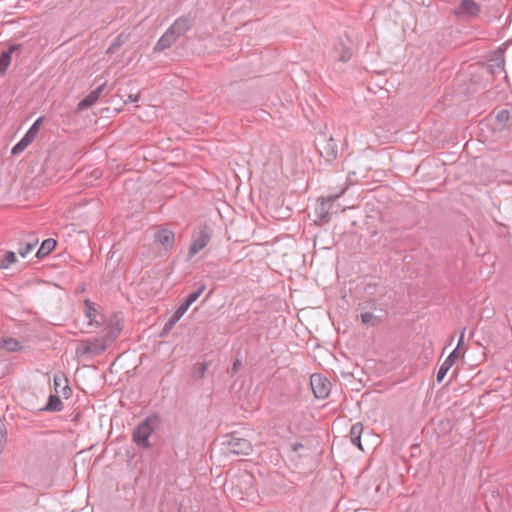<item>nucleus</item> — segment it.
Returning a JSON list of instances; mask_svg holds the SVG:
<instances>
[{"instance_id": "obj_1", "label": "nucleus", "mask_w": 512, "mask_h": 512, "mask_svg": "<svg viewBox=\"0 0 512 512\" xmlns=\"http://www.w3.org/2000/svg\"><path fill=\"white\" fill-rule=\"evenodd\" d=\"M158 421L159 419L156 415H151L135 427L132 440L139 448L150 449L155 446L157 434L154 430Z\"/></svg>"}, {"instance_id": "obj_2", "label": "nucleus", "mask_w": 512, "mask_h": 512, "mask_svg": "<svg viewBox=\"0 0 512 512\" xmlns=\"http://www.w3.org/2000/svg\"><path fill=\"white\" fill-rule=\"evenodd\" d=\"M205 289H206V285L201 284L195 291H193L187 295L185 300L179 305V307L174 311L172 316L164 324L163 329L160 333L161 337L168 335V333L175 326V324L186 313V311L189 309V307L200 297V295L205 291Z\"/></svg>"}, {"instance_id": "obj_3", "label": "nucleus", "mask_w": 512, "mask_h": 512, "mask_svg": "<svg viewBox=\"0 0 512 512\" xmlns=\"http://www.w3.org/2000/svg\"><path fill=\"white\" fill-rule=\"evenodd\" d=\"M211 236L212 229L208 224H204L199 227V231L193 235V240L188 251V260L207 246Z\"/></svg>"}, {"instance_id": "obj_4", "label": "nucleus", "mask_w": 512, "mask_h": 512, "mask_svg": "<svg viewBox=\"0 0 512 512\" xmlns=\"http://www.w3.org/2000/svg\"><path fill=\"white\" fill-rule=\"evenodd\" d=\"M223 445L230 453L235 455H249L252 452V444L249 440L239 437L236 433L225 436Z\"/></svg>"}, {"instance_id": "obj_5", "label": "nucleus", "mask_w": 512, "mask_h": 512, "mask_svg": "<svg viewBox=\"0 0 512 512\" xmlns=\"http://www.w3.org/2000/svg\"><path fill=\"white\" fill-rule=\"evenodd\" d=\"M44 117L37 118L25 135L18 141L12 148L11 154L18 155L22 153L37 137L41 124L43 123Z\"/></svg>"}, {"instance_id": "obj_6", "label": "nucleus", "mask_w": 512, "mask_h": 512, "mask_svg": "<svg viewBox=\"0 0 512 512\" xmlns=\"http://www.w3.org/2000/svg\"><path fill=\"white\" fill-rule=\"evenodd\" d=\"M481 12V7L475 0H461L454 9V15L459 19L471 20Z\"/></svg>"}, {"instance_id": "obj_7", "label": "nucleus", "mask_w": 512, "mask_h": 512, "mask_svg": "<svg viewBox=\"0 0 512 512\" xmlns=\"http://www.w3.org/2000/svg\"><path fill=\"white\" fill-rule=\"evenodd\" d=\"M122 330L123 318L121 317V313H116L107 320L105 326L106 332L103 337L109 344H111L119 337Z\"/></svg>"}, {"instance_id": "obj_8", "label": "nucleus", "mask_w": 512, "mask_h": 512, "mask_svg": "<svg viewBox=\"0 0 512 512\" xmlns=\"http://www.w3.org/2000/svg\"><path fill=\"white\" fill-rule=\"evenodd\" d=\"M338 197V195L330 196L326 199L319 198L318 204L315 208V214L317 217L316 222L319 225H324L330 222L331 220V214H330V208L333 205L334 200Z\"/></svg>"}, {"instance_id": "obj_9", "label": "nucleus", "mask_w": 512, "mask_h": 512, "mask_svg": "<svg viewBox=\"0 0 512 512\" xmlns=\"http://www.w3.org/2000/svg\"><path fill=\"white\" fill-rule=\"evenodd\" d=\"M310 384L316 398L325 399L328 397L331 383L327 378L319 374H313L310 378Z\"/></svg>"}, {"instance_id": "obj_10", "label": "nucleus", "mask_w": 512, "mask_h": 512, "mask_svg": "<svg viewBox=\"0 0 512 512\" xmlns=\"http://www.w3.org/2000/svg\"><path fill=\"white\" fill-rule=\"evenodd\" d=\"M194 24L195 17L188 13L177 18L168 29L172 31L177 38H179L187 31L191 30Z\"/></svg>"}, {"instance_id": "obj_11", "label": "nucleus", "mask_w": 512, "mask_h": 512, "mask_svg": "<svg viewBox=\"0 0 512 512\" xmlns=\"http://www.w3.org/2000/svg\"><path fill=\"white\" fill-rule=\"evenodd\" d=\"M318 151L320 155L329 163L334 161L338 155L337 145L334 139L330 136L329 138H324L318 146Z\"/></svg>"}, {"instance_id": "obj_12", "label": "nucleus", "mask_w": 512, "mask_h": 512, "mask_svg": "<svg viewBox=\"0 0 512 512\" xmlns=\"http://www.w3.org/2000/svg\"><path fill=\"white\" fill-rule=\"evenodd\" d=\"M107 83L104 82L103 84L99 85L96 89L92 90L87 96H85L77 105V111H84L88 109L89 107L93 106L98 99L100 98V95L104 91Z\"/></svg>"}, {"instance_id": "obj_13", "label": "nucleus", "mask_w": 512, "mask_h": 512, "mask_svg": "<svg viewBox=\"0 0 512 512\" xmlns=\"http://www.w3.org/2000/svg\"><path fill=\"white\" fill-rule=\"evenodd\" d=\"M53 384L56 393H61L64 398L68 399L72 395V388L64 373H56L53 376Z\"/></svg>"}, {"instance_id": "obj_14", "label": "nucleus", "mask_w": 512, "mask_h": 512, "mask_svg": "<svg viewBox=\"0 0 512 512\" xmlns=\"http://www.w3.org/2000/svg\"><path fill=\"white\" fill-rule=\"evenodd\" d=\"M353 54L352 48L346 46L342 39L335 41L333 46V57L341 62H347L351 59Z\"/></svg>"}, {"instance_id": "obj_15", "label": "nucleus", "mask_w": 512, "mask_h": 512, "mask_svg": "<svg viewBox=\"0 0 512 512\" xmlns=\"http://www.w3.org/2000/svg\"><path fill=\"white\" fill-rule=\"evenodd\" d=\"M460 352H458V348H455L445 359V361L441 364L439 367L437 374H436V381L437 383H441L443 379L445 378L447 372L449 369L453 366L455 361L459 358Z\"/></svg>"}, {"instance_id": "obj_16", "label": "nucleus", "mask_w": 512, "mask_h": 512, "mask_svg": "<svg viewBox=\"0 0 512 512\" xmlns=\"http://www.w3.org/2000/svg\"><path fill=\"white\" fill-rule=\"evenodd\" d=\"M154 239L156 242L160 243L165 250H169L174 246L175 234L169 229L162 228L155 232Z\"/></svg>"}, {"instance_id": "obj_17", "label": "nucleus", "mask_w": 512, "mask_h": 512, "mask_svg": "<svg viewBox=\"0 0 512 512\" xmlns=\"http://www.w3.org/2000/svg\"><path fill=\"white\" fill-rule=\"evenodd\" d=\"M21 48L20 44H12L0 54V75H4L11 63L12 54Z\"/></svg>"}, {"instance_id": "obj_18", "label": "nucleus", "mask_w": 512, "mask_h": 512, "mask_svg": "<svg viewBox=\"0 0 512 512\" xmlns=\"http://www.w3.org/2000/svg\"><path fill=\"white\" fill-rule=\"evenodd\" d=\"M178 38L167 29V31L160 37V39L157 41L156 45L153 48V52H161L169 47L172 46L176 42Z\"/></svg>"}, {"instance_id": "obj_19", "label": "nucleus", "mask_w": 512, "mask_h": 512, "mask_svg": "<svg viewBox=\"0 0 512 512\" xmlns=\"http://www.w3.org/2000/svg\"><path fill=\"white\" fill-rule=\"evenodd\" d=\"M87 341H88V344L90 345L91 356L101 355L102 353H104L106 351V349L110 345L105 340V338L103 336L93 338L92 340H87Z\"/></svg>"}, {"instance_id": "obj_20", "label": "nucleus", "mask_w": 512, "mask_h": 512, "mask_svg": "<svg viewBox=\"0 0 512 512\" xmlns=\"http://www.w3.org/2000/svg\"><path fill=\"white\" fill-rule=\"evenodd\" d=\"M63 403L58 395L50 394L47 403L44 407L40 408L43 412H60L63 410Z\"/></svg>"}, {"instance_id": "obj_21", "label": "nucleus", "mask_w": 512, "mask_h": 512, "mask_svg": "<svg viewBox=\"0 0 512 512\" xmlns=\"http://www.w3.org/2000/svg\"><path fill=\"white\" fill-rule=\"evenodd\" d=\"M210 366L211 361L197 362L194 364L191 372L192 379L195 381L203 380Z\"/></svg>"}, {"instance_id": "obj_22", "label": "nucleus", "mask_w": 512, "mask_h": 512, "mask_svg": "<svg viewBox=\"0 0 512 512\" xmlns=\"http://www.w3.org/2000/svg\"><path fill=\"white\" fill-rule=\"evenodd\" d=\"M504 55L501 50L498 51V55L490 60V63L487 65V69L491 74H496L500 72H504Z\"/></svg>"}, {"instance_id": "obj_23", "label": "nucleus", "mask_w": 512, "mask_h": 512, "mask_svg": "<svg viewBox=\"0 0 512 512\" xmlns=\"http://www.w3.org/2000/svg\"><path fill=\"white\" fill-rule=\"evenodd\" d=\"M56 246H57V241L55 239H53V238L45 239L41 243L39 249L37 250L36 257L38 259H42V258L46 257L55 249Z\"/></svg>"}, {"instance_id": "obj_24", "label": "nucleus", "mask_w": 512, "mask_h": 512, "mask_svg": "<svg viewBox=\"0 0 512 512\" xmlns=\"http://www.w3.org/2000/svg\"><path fill=\"white\" fill-rule=\"evenodd\" d=\"M363 431H364V426L360 422L353 424L350 429V439H351L352 444H354L356 447H358L362 451H363V447L361 444V435H362Z\"/></svg>"}, {"instance_id": "obj_25", "label": "nucleus", "mask_w": 512, "mask_h": 512, "mask_svg": "<svg viewBox=\"0 0 512 512\" xmlns=\"http://www.w3.org/2000/svg\"><path fill=\"white\" fill-rule=\"evenodd\" d=\"M0 348L5 349L9 352H16L23 349L20 342L12 337L2 338L0 340Z\"/></svg>"}, {"instance_id": "obj_26", "label": "nucleus", "mask_w": 512, "mask_h": 512, "mask_svg": "<svg viewBox=\"0 0 512 512\" xmlns=\"http://www.w3.org/2000/svg\"><path fill=\"white\" fill-rule=\"evenodd\" d=\"M511 111L512 107L511 110L505 108L496 112L495 120L499 125L498 128L500 131L504 130L507 127V123L509 122L511 117Z\"/></svg>"}, {"instance_id": "obj_27", "label": "nucleus", "mask_w": 512, "mask_h": 512, "mask_svg": "<svg viewBox=\"0 0 512 512\" xmlns=\"http://www.w3.org/2000/svg\"><path fill=\"white\" fill-rule=\"evenodd\" d=\"M129 36V34L121 32L119 35L116 36V38L110 44L106 52L108 54H114L122 45H124L128 41Z\"/></svg>"}, {"instance_id": "obj_28", "label": "nucleus", "mask_w": 512, "mask_h": 512, "mask_svg": "<svg viewBox=\"0 0 512 512\" xmlns=\"http://www.w3.org/2000/svg\"><path fill=\"white\" fill-rule=\"evenodd\" d=\"M361 323L366 326H378L382 322V318L371 312H362L360 314Z\"/></svg>"}, {"instance_id": "obj_29", "label": "nucleus", "mask_w": 512, "mask_h": 512, "mask_svg": "<svg viewBox=\"0 0 512 512\" xmlns=\"http://www.w3.org/2000/svg\"><path fill=\"white\" fill-rule=\"evenodd\" d=\"M84 306H85V315L89 319V324L98 323V321L95 318L96 314H97L95 304L93 302H91L90 300L86 299L84 301Z\"/></svg>"}, {"instance_id": "obj_30", "label": "nucleus", "mask_w": 512, "mask_h": 512, "mask_svg": "<svg viewBox=\"0 0 512 512\" xmlns=\"http://www.w3.org/2000/svg\"><path fill=\"white\" fill-rule=\"evenodd\" d=\"M38 244V239H32L31 241L25 243L24 245L20 244L18 248V253L21 257H26Z\"/></svg>"}, {"instance_id": "obj_31", "label": "nucleus", "mask_w": 512, "mask_h": 512, "mask_svg": "<svg viewBox=\"0 0 512 512\" xmlns=\"http://www.w3.org/2000/svg\"><path fill=\"white\" fill-rule=\"evenodd\" d=\"M16 262V255L13 251H7L3 258L0 260V268L8 269L11 264Z\"/></svg>"}, {"instance_id": "obj_32", "label": "nucleus", "mask_w": 512, "mask_h": 512, "mask_svg": "<svg viewBox=\"0 0 512 512\" xmlns=\"http://www.w3.org/2000/svg\"><path fill=\"white\" fill-rule=\"evenodd\" d=\"M75 353L77 356H91L90 345L88 344V341L82 340L76 347Z\"/></svg>"}, {"instance_id": "obj_33", "label": "nucleus", "mask_w": 512, "mask_h": 512, "mask_svg": "<svg viewBox=\"0 0 512 512\" xmlns=\"http://www.w3.org/2000/svg\"><path fill=\"white\" fill-rule=\"evenodd\" d=\"M376 308H377V301L375 299H371V300L363 302L359 305V309H362V310L376 309Z\"/></svg>"}, {"instance_id": "obj_34", "label": "nucleus", "mask_w": 512, "mask_h": 512, "mask_svg": "<svg viewBox=\"0 0 512 512\" xmlns=\"http://www.w3.org/2000/svg\"><path fill=\"white\" fill-rule=\"evenodd\" d=\"M240 367H241V361L239 359H235L232 364L231 370H229L228 373H230L231 376H234V374H236L238 372Z\"/></svg>"}, {"instance_id": "obj_35", "label": "nucleus", "mask_w": 512, "mask_h": 512, "mask_svg": "<svg viewBox=\"0 0 512 512\" xmlns=\"http://www.w3.org/2000/svg\"><path fill=\"white\" fill-rule=\"evenodd\" d=\"M139 99H140L139 94H129L128 99L125 100V103H127V102L135 103V102H138Z\"/></svg>"}, {"instance_id": "obj_36", "label": "nucleus", "mask_w": 512, "mask_h": 512, "mask_svg": "<svg viewBox=\"0 0 512 512\" xmlns=\"http://www.w3.org/2000/svg\"><path fill=\"white\" fill-rule=\"evenodd\" d=\"M465 328L462 329L461 333H460V337H459V340H458V343H457V346L456 348H460L462 347V345L464 344V335H465Z\"/></svg>"}, {"instance_id": "obj_37", "label": "nucleus", "mask_w": 512, "mask_h": 512, "mask_svg": "<svg viewBox=\"0 0 512 512\" xmlns=\"http://www.w3.org/2000/svg\"><path fill=\"white\" fill-rule=\"evenodd\" d=\"M6 442V432H0V454L3 451L4 443Z\"/></svg>"}, {"instance_id": "obj_38", "label": "nucleus", "mask_w": 512, "mask_h": 512, "mask_svg": "<svg viewBox=\"0 0 512 512\" xmlns=\"http://www.w3.org/2000/svg\"><path fill=\"white\" fill-rule=\"evenodd\" d=\"M6 427L4 423V419L0 416V432H6Z\"/></svg>"}, {"instance_id": "obj_39", "label": "nucleus", "mask_w": 512, "mask_h": 512, "mask_svg": "<svg viewBox=\"0 0 512 512\" xmlns=\"http://www.w3.org/2000/svg\"><path fill=\"white\" fill-rule=\"evenodd\" d=\"M300 448H303V445H302L301 443L296 442V443L292 444V449H293V451H295V452H296V451H298Z\"/></svg>"}, {"instance_id": "obj_40", "label": "nucleus", "mask_w": 512, "mask_h": 512, "mask_svg": "<svg viewBox=\"0 0 512 512\" xmlns=\"http://www.w3.org/2000/svg\"><path fill=\"white\" fill-rule=\"evenodd\" d=\"M240 484H244L245 486H246V485H250V489H253V491H256V492H257V488H253V487H252V482L244 481V482H240Z\"/></svg>"}, {"instance_id": "obj_41", "label": "nucleus", "mask_w": 512, "mask_h": 512, "mask_svg": "<svg viewBox=\"0 0 512 512\" xmlns=\"http://www.w3.org/2000/svg\"><path fill=\"white\" fill-rule=\"evenodd\" d=\"M248 497L253 496V491L247 494Z\"/></svg>"}, {"instance_id": "obj_42", "label": "nucleus", "mask_w": 512, "mask_h": 512, "mask_svg": "<svg viewBox=\"0 0 512 512\" xmlns=\"http://www.w3.org/2000/svg\"><path fill=\"white\" fill-rule=\"evenodd\" d=\"M179 512H182V511H181V508L179 509Z\"/></svg>"}]
</instances>
